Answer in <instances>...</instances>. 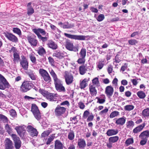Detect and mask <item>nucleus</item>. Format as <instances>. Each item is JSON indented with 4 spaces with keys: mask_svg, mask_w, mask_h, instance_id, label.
I'll list each match as a JSON object with an SVG mask.
<instances>
[{
    "mask_svg": "<svg viewBox=\"0 0 149 149\" xmlns=\"http://www.w3.org/2000/svg\"><path fill=\"white\" fill-rule=\"evenodd\" d=\"M32 31L37 35L38 38L41 40L43 42H45L47 40V37H42L40 34V33L42 35H46V33L43 29L40 28H34L32 29Z\"/></svg>",
    "mask_w": 149,
    "mask_h": 149,
    "instance_id": "nucleus-1",
    "label": "nucleus"
},
{
    "mask_svg": "<svg viewBox=\"0 0 149 149\" xmlns=\"http://www.w3.org/2000/svg\"><path fill=\"white\" fill-rule=\"evenodd\" d=\"M39 73L46 82H50L51 81V78L46 70L42 68H40L39 70Z\"/></svg>",
    "mask_w": 149,
    "mask_h": 149,
    "instance_id": "nucleus-2",
    "label": "nucleus"
},
{
    "mask_svg": "<svg viewBox=\"0 0 149 149\" xmlns=\"http://www.w3.org/2000/svg\"><path fill=\"white\" fill-rule=\"evenodd\" d=\"M33 84L28 81H24L21 86V90L23 92H26L30 90L32 88Z\"/></svg>",
    "mask_w": 149,
    "mask_h": 149,
    "instance_id": "nucleus-3",
    "label": "nucleus"
},
{
    "mask_svg": "<svg viewBox=\"0 0 149 149\" xmlns=\"http://www.w3.org/2000/svg\"><path fill=\"white\" fill-rule=\"evenodd\" d=\"M54 84L56 90L60 92H64L65 91V87L63 86L62 82L59 79L54 81Z\"/></svg>",
    "mask_w": 149,
    "mask_h": 149,
    "instance_id": "nucleus-4",
    "label": "nucleus"
},
{
    "mask_svg": "<svg viewBox=\"0 0 149 149\" xmlns=\"http://www.w3.org/2000/svg\"><path fill=\"white\" fill-rule=\"evenodd\" d=\"M64 35L68 38L75 40H84L86 38V36L83 35H71L66 33H65Z\"/></svg>",
    "mask_w": 149,
    "mask_h": 149,
    "instance_id": "nucleus-5",
    "label": "nucleus"
},
{
    "mask_svg": "<svg viewBox=\"0 0 149 149\" xmlns=\"http://www.w3.org/2000/svg\"><path fill=\"white\" fill-rule=\"evenodd\" d=\"M64 77L67 85H69L72 82L73 79V76L68 72L65 71V72Z\"/></svg>",
    "mask_w": 149,
    "mask_h": 149,
    "instance_id": "nucleus-6",
    "label": "nucleus"
},
{
    "mask_svg": "<svg viewBox=\"0 0 149 149\" xmlns=\"http://www.w3.org/2000/svg\"><path fill=\"white\" fill-rule=\"evenodd\" d=\"M11 136L14 141L16 149H19L20 148L21 145V142L19 138L15 134H12L11 135Z\"/></svg>",
    "mask_w": 149,
    "mask_h": 149,
    "instance_id": "nucleus-7",
    "label": "nucleus"
},
{
    "mask_svg": "<svg viewBox=\"0 0 149 149\" xmlns=\"http://www.w3.org/2000/svg\"><path fill=\"white\" fill-rule=\"evenodd\" d=\"M27 131L29 132L31 136L33 137L37 136L38 134V132L36 129L31 125H28L27 127Z\"/></svg>",
    "mask_w": 149,
    "mask_h": 149,
    "instance_id": "nucleus-8",
    "label": "nucleus"
},
{
    "mask_svg": "<svg viewBox=\"0 0 149 149\" xmlns=\"http://www.w3.org/2000/svg\"><path fill=\"white\" fill-rule=\"evenodd\" d=\"M22 59L20 61V65L24 70H27L29 66L28 61L24 56H22Z\"/></svg>",
    "mask_w": 149,
    "mask_h": 149,
    "instance_id": "nucleus-9",
    "label": "nucleus"
},
{
    "mask_svg": "<svg viewBox=\"0 0 149 149\" xmlns=\"http://www.w3.org/2000/svg\"><path fill=\"white\" fill-rule=\"evenodd\" d=\"M5 36L8 40L13 42H17L18 41L17 38L10 33H5Z\"/></svg>",
    "mask_w": 149,
    "mask_h": 149,
    "instance_id": "nucleus-10",
    "label": "nucleus"
},
{
    "mask_svg": "<svg viewBox=\"0 0 149 149\" xmlns=\"http://www.w3.org/2000/svg\"><path fill=\"white\" fill-rule=\"evenodd\" d=\"M10 86L6 79L4 77L0 80V89L4 90L6 88H9Z\"/></svg>",
    "mask_w": 149,
    "mask_h": 149,
    "instance_id": "nucleus-11",
    "label": "nucleus"
},
{
    "mask_svg": "<svg viewBox=\"0 0 149 149\" xmlns=\"http://www.w3.org/2000/svg\"><path fill=\"white\" fill-rule=\"evenodd\" d=\"M66 48L68 50L73 51L75 52H77L78 51V47L77 46H74L73 43L70 42H67L65 45Z\"/></svg>",
    "mask_w": 149,
    "mask_h": 149,
    "instance_id": "nucleus-12",
    "label": "nucleus"
},
{
    "mask_svg": "<svg viewBox=\"0 0 149 149\" xmlns=\"http://www.w3.org/2000/svg\"><path fill=\"white\" fill-rule=\"evenodd\" d=\"M58 95L56 93H52L48 92L46 96L47 99L51 102L55 101L56 100V97H58Z\"/></svg>",
    "mask_w": 149,
    "mask_h": 149,
    "instance_id": "nucleus-13",
    "label": "nucleus"
},
{
    "mask_svg": "<svg viewBox=\"0 0 149 149\" xmlns=\"http://www.w3.org/2000/svg\"><path fill=\"white\" fill-rule=\"evenodd\" d=\"M66 110V109L63 107L58 105L55 109V112L56 115L60 116Z\"/></svg>",
    "mask_w": 149,
    "mask_h": 149,
    "instance_id": "nucleus-14",
    "label": "nucleus"
},
{
    "mask_svg": "<svg viewBox=\"0 0 149 149\" xmlns=\"http://www.w3.org/2000/svg\"><path fill=\"white\" fill-rule=\"evenodd\" d=\"M113 89L111 86H108L105 88V93L109 97H111L113 93Z\"/></svg>",
    "mask_w": 149,
    "mask_h": 149,
    "instance_id": "nucleus-15",
    "label": "nucleus"
},
{
    "mask_svg": "<svg viewBox=\"0 0 149 149\" xmlns=\"http://www.w3.org/2000/svg\"><path fill=\"white\" fill-rule=\"evenodd\" d=\"M27 38L29 42L31 45L36 46L37 45L38 41L36 39V38L32 37L31 36H28Z\"/></svg>",
    "mask_w": 149,
    "mask_h": 149,
    "instance_id": "nucleus-16",
    "label": "nucleus"
},
{
    "mask_svg": "<svg viewBox=\"0 0 149 149\" xmlns=\"http://www.w3.org/2000/svg\"><path fill=\"white\" fill-rule=\"evenodd\" d=\"M146 125V123H144L136 127L133 129V132L136 134L141 132L144 127Z\"/></svg>",
    "mask_w": 149,
    "mask_h": 149,
    "instance_id": "nucleus-17",
    "label": "nucleus"
},
{
    "mask_svg": "<svg viewBox=\"0 0 149 149\" xmlns=\"http://www.w3.org/2000/svg\"><path fill=\"white\" fill-rule=\"evenodd\" d=\"M126 118L124 117H123L117 119L115 123L117 125L122 126L125 123Z\"/></svg>",
    "mask_w": 149,
    "mask_h": 149,
    "instance_id": "nucleus-18",
    "label": "nucleus"
},
{
    "mask_svg": "<svg viewBox=\"0 0 149 149\" xmlns=\"http://www.w3.org/2000/svg\"><path fill=\"white\" fill-rule=\"evenodd\" d=\"M118 133V131L117 129H109L106 133L107 136H111L115 135Z\"/></svg>",
    "mask_w": 149,
    "mask_h": 149,
    "instance_id": "nucleus-19",
    "label": "nucleus"
},
{
    "mask_svg": "<svg viewBox=\"0 0 149 149\" xmlns=\"http://www.w3.org/2000/svg\"><path fill=\"white\" fill-rule=\"evenodd\" d=\"M47 45L49 47L53 49H56L58 47L57 45L51 40L48 41Z\"/></svg>",
    "mask_w": 149,
    "mask_h": 149,
    "instance_id": "nucleus-20",
    "label": "nucleus"
},
{
    "mask_svg": "<svg viewBox=\"0 0 149 149\" xmlns=\"http://www.w3.org/2000/svg\"><path fill=\"white\" fill-rule=\"evenodd\" d=\"M27 74L29 78L32 80H36L37 78V76L34 71L29 70L27 72Z\"/></svg>",
    "mask_w": 149,
    "mask_h": 149,
    "instance_id": "nucleus-21",
    "label": "nucleus"
},
{
    "mask_svg": "<svg viewBox=\"0 0 149 149\" xmlns=\"http://www.w3.org/2000/svg\"><path fill=\"white\" fill-rule=\"evenodd\" d=\"M54 149H63V145L60 140H56L55 141Z\"/></svg>",
    "mask_w": 149,
    "mask_h": 149,
    "instance_id": "nucleus-22",
    "label": "nucleus"
},
{
    "mask_svg": "<svg viewBox=\"0 0 149 149\" xmlns=\"http://www.w3.org/2000/svg\"><path fill=\"white\" fill-rule=\"evenodd\" d=\"M149 136V131L146 130L142 132L139 135V138L141 139H147Z\"/></svg>",
    "mask_w": 149,
    "mask_h": 149,
    "instance_id": "nucleus-23",
    "label": "nucleus"
},
{
    "mask_svg": "<svg viewBox=\"0 0 149 149\" xmlns=\"http://www.w3.org/2000/svg\"><path fill=\"white\" fill-rule=\"evenodd\" d=\"M89 89L90 93L92 96H95L96 95L97 93V91L94 85L90 86Z\"/></svg>",
    "mask_w": 149,
    "mask_h": 149,
    "instance_id": "nucleus-24",
    "label": "nucleus"
},
{
    "mask_svg": "<svg viewBox=\"0 0 149 149\" xmlns=\"http://www.w3.org/2000/svg\"><path fill=\"white\" fill-rule=\"evenodd\" d=\"M15 129L19 135L24 130V127L23 126H16Z\"/></svg>",
    "mask_w": 149,
    "mask_h": 149,
    "instance_id": "nucleus-25",
    "label": "nucleus"
},
{
    "mask_svg": "<svg viewBox=\"0 0 149 149\" xmlns=\"http://www.w3.org/2000/svg\"><path fill=\"white\" fill-rule=\"evenodd\" d=\"M88 80L87 79H84L83 80L80 82V87L81 89L84 88L87 86V83Z\"/></svg>",
    "mask_w": 149,
    "mask_h": 149,
    "instance_id": "nucleus-26",
    "label": "nucleus"
},
{
    "mask_svg": "<svg viewBox=\"0 0 149 149\" xmlns=\"http://www.w3.org/2000/svg\"><path fill=\"white\" fill-rule=\"evenodd\" d=\"M78 145L79 148H84L86 146L85 141L82 139H79L78 141Z\"/></svg>",
    "mask_w": 149,
    "mask_h": 149,
    "instance_id": "nucleus-27",
    "label": "nucleus"
},
{
    "mask_svg": "<svg viewBox=\"0 0 149 149\" xmlns=\"http://www.w3.org/2000/svg\"><path fill=\"white\" fill-rule=\"evenodd\" d=\"M6 148L13 147L12 142L9 139L6 138L5 141Z\"/></svg>",
    "mask_w": 149,
    "mask_h": 149,
    "instance_id": "nucleus-28",
    "label": "nucleus"
},
{
    "mask_svg": "<svg viewBox=\"0 0 149 149\" xmlns=\"http://www.w3.org/2000/svg\"><path fill=\"white\" fill-rule=\"evenodd\" d=\"M63 54L60 52L55 51L53 54V56H55L59 58H62L63 57Z\"/></svg>",
    "mask_w": 149,
    "mask_h": 149,
    "instance_id": "nucleus-29",
    "label": "nucleus"
},
{
    "mask_svg": "<svg viewBox=\"0 0 149 149\" xmlns=\"http://www.w3.org/2000/svg\"><path fill=\"white\" fill-rule=\"evenodd\" d=\"M87 70L85 66L82 65L80 66L79 71L80 74L81 75H84L86 73Z\"/></svg>",
    "mask_w": 149,
    "mask_h": 149,
    "instance_id": "nucleus-30",
    "label": "nucleus"
},
{
    "mask_svg": "<svg viewBox=\"0 0 149 149\" xmlns=\"http://www.w3.org/2000/svg\"><path fill=\"white\" fill-rule=\"evenodd\" d=\"M134 123L132 120L127 121L126 123L127 128L130 129H132L134 126Z\"/></svg>",
    "mask_w": 149,
    "mask_h": 149,
    "instance_id": "nucleus-31",
    "label": "nucleus"
},
{
    "mask_svg": "<svg viewBox=\"0 0 149 149\" xmlns=\"http://www.w3.org/2000/svg\"><path fill=\"white\" fill-rule=\"evenodd\" d=\"M55 134H52L51 135L49 138L47 139L46 143L47 145H49L50 144L51 142L55 138Z\"/></svg>",
    "mask_w": 149,
    "mask_h": 149,
    "instance_id": "nucleus-32",
    "label": "nucleus"
},
{
    "mask_svg": "<svg viewBox=\"0 0 149 149\" xmlns=\"http://www.w3.org/2000/svg\"><path fill=\"white\" fill-rule=\"evenodd\" d=\"M49 72L53 77L54 81L59 79L58 78L57 75L54 71L52 69H51L49 70Z\"/></svg>",
    "mask_w": 149,
    "mask_h": 149,
    "instance_id": "nucleus-33",
    "label": "nucleus"
},
{
    "mask_svg": "<svg viewBox=\"0 0 149 149\" xmlns=\"http://www.w3.org/2000/svg\"><path fill=\"white\" fill-rule=\"evenodd\" d=\"M119 139V137L118 136L111 137L108 139L109 141L111 142L112 143H114L117 142Z\"/></svg>",
    "mask_w": 149,
    "mask_h": 149,
    "instance_id": "nucleus-34",
    "label": "nucleus"
},
{
    "mask_svg": "<svg viewBox=\"0 0 149 149\" xmlns=\"http://www.w3.org/2000/svg\"><path fill=\"white\" fill-rule=\"evenodd\" d=\"M142 113L144 117H149V108L143 110Z\"/></svg>",
    "mask_w": 149,
    "mask_h": 149,
    "instance_id": "nucleus-35",
    "label": "nucleus"
},
{
    "mask_svg": "<svg viewBox=\"0 0 149 149\" xmlns=\"http://www.w3.org/2000/svg\"><path fill=\"white\" fill-rule=\"evenodd\" d=\"M39 111L37 106L35 104H32L31 106V111L33 114Z\"/></svg>",
    "mask_w": 149,
    "mask_h": 149,
    "instance_id": "nucleus-36",
    "label": "nucleus"
},
{
    "mask_svg": "<svg viewBox=\"0 0 149 149\" xmlns=\"http://www.w3.org/2000/svg\"><path fill=\"white\" fill-rule=\"evenodd\" d=\"M134 108V105H127L124 106V109L125 111H130L133 110Z\"/></svg>",
    "mask_w": 149,
    "mask_h": 149,
    "instance_id": "nucleus-37",
    "label": "nucleus"
},
{
    "mask_svg": "<svg viewBox=\"0 0 149 149\" xmlns=\"http://www.w3.org/2000/svg\"><path fill=\"white\" fill-rule=\"evenodd\" d=\"M137 95L138 97L141 99H143L146 96L145 93L142 91H139L137 92Z\"/></svg>",
    "mask_w": 149,
    "mask_h": 149,
    "instance_id": "nucleus-38",
    "label": "nucleus"
},
{
    "mask_svg": "<svg viewBox=\"0 0 149 149\" xmlns=\"http://www.w3.org/2000/svg\"><path fill=\"white\" fill-rule=\"evenodd\" d=\"M109 111L108 109L106 108L99 112V114L102 117H104Z\"/></svg>",
    "mask_w": 149,
    "mask_h": 149,
    "instance_id": "nucleus-39",
    "label": "nucleus"
},
{
    "mask_svg": "<svg viewBox=\"0 0 149 149\" xmlns=\"http://www.w3.org/2000/svg\"><path fill=\"white\" fill-rule=\"evenodd\" d=\"M14 58L13 61L15 62H18L19 60L20 57L19 54L17 53H15L13 54Z\"/></svg>",
    "mask_w": 149,
    "mask_h": 149,
    "instance_id": "nucleus-40",
    "label": "nucleus"
},
{
    "mask_svg": "<svg viewBox=\"0 0 149 149\" xmlns=\"http://www.w3.org/2000/svg\"><path fill=\"white\" fill-rule=\"evenodd\" d=\"M74 25L73 24H70L68 22L65 23L63 25V28L69 29L73 27Z\"/></svg>",
    "mask_w": 149,
    "mask_h": 149,
    "instance_id": "nucleus-41",
    "label": "nucleus"
},
{
    "mask_svg": "<svg viewBox=\"0 0 149 149\" xmlns=\"http://www.w3.org/2000/svg\"><path fill=\"white\" fill-rule=\"evenodd\" d=\"M33 114L35 118L38 120L41 119V116L39 111Z\"/></svg>",
    "mask_w": 149,
    "mask_h": 149,
    "instance_id": "nucleus-42",
    "label": "nucleus"
},
{
    "mask_svg": "<svg viewBox=\"0 0 149 149\" xmlns=\"http://www.w3.org/2000/svg\"><path fill=\"white\" fill-rule=\"evenodd\" d=\"M74 133L73 131H71L69 132L68 137L70 140H73L74 139Z\"/></svg>",
    "mask_w": 149,
    "mask_h": 149,
    "instance_id": "nucleus-43",
    "label": "nucleus"
},
{
    "mask_svg": "<svg viewBox=\"0 0 149 149\" xmlns=\"http://www.w3.org/2000/svg\"><path fill=\"white\" fill-rule=\"evenodd\" d=\"M86 50L85 48H82L80 53V57H84L85 58L86 56Z\"/></svg>",
    "mask_w": 149,
    "mask_h": 149,
    "instance_id": "nucleus-44",
    "label": "nucleus"
},
{
    "mask_svg": "<svg viewBox=\"0 0 149 149\" xmlns=\"http://www.w3.org/2000/svg\"><path fill=\"white\" fill-rule=\"evenodd\" d=\"M119 114V112L117 111H113L110 114L109 117L110 118H113L117 116Z\"/></svg>",
    "mask_w": 149,
    "mask_h": 149,
    "instance_id": "nucleus-45",
    "label": "nucleus"
},
{
    "mask_svg": "<svg viewBox=\"0 0 149 149\" xmlns=\"http://www.w3.org/2000/svg\"><path fill=\"white\" fill-rule=\"evenodd\" d=\"M27 14L29 15H32L34 13V9L32 7H29L27 9Z\"/></svg>",
    "mask_w": 149,
    "mask_h": 149,
    "instance_id": "nucleus-46",
    "label": "nucleus"
},
{
    "mask_svg": "<svg viewBox=\"0 0 149 149\" xmlns=\"http://www.w3.org/2000/svg\"><path fill=\"white\" fill-rule=\"evenodd\" d=\"M134 143V140L133 138L128 139L125 141V143L127 146L132 144Z\"/></svg>",
    "mask_w": 149,
    "mask_h": 149,
    "instance_id": "nucleus-47",
    "label": "nucleus"
},
{
    "mask_svg": "<svg viewBox=\"0 0 149 149\" xmlns=\"http://www.w3.org/2000/svg\"><path fill=\"white\" fill-rule=\"evenodd\" d=\"M104 64V61H99L97 63V67L99 70H100L103 67Z\"/></svg>",
    "mask_w": 149,
    "mask_h": 149,
    "instance_id": "nucleus-48",
    "label": "nucleus"
},
{
    "mask_svg": "<svg viewBox=\"0 0 149 149\" xmlns=\"http://www.w3.org/2000/svg\"><path fill=\"white\" fill-rule=\"evenodd\" d=\"M29 56L32 63H36V59L34 55L32 54H31L29 55Z\"/></svg>",
    "mask_w": 149,
    "mask_h": 149,
    "instance_id": "nucleus-49",
    "label": "nucleus"
},
{
    "mask_svg": "<svg viewBox=\"0 0 149 149\" xmlns=\"http://www.w3.org/2000/svg\"><path fill=\"white\" fill-rule=\"evenodd\" d=\"M3 120L4 123H6L8 122L7 118L2 114H0V120Z\"/></svg>",
    "mask_w": 149,
    "mask_h": 149,
    "instance_id": "nucleus-50",
    "label": "nucleus"
},
{
    "mask_svg": "<svg viewBox=\"0 0 149 149\" xmlns=\"http://www.w3.org/2000/svg\"><path fill=\"white\" fill-rule=\"evenodd\" d=\"M13 32L15 33L19 36L21 35V32L19 29L17 28H14L13 30Z\"/></svg>",
    "mask_w": 149,
    "mask_h": 149,
    "instance_id": "nucleus-51",
    "label": "nucleus"
},
{
    "mask_svg": "<svg viewBox=\"0 0 149 149\" xmlns=\"http://www.w3.org/2000/svg\"><path fill=\"white\" fill-rule=\"evenodd\" d=\"M104 15L103 14H100L98 16L96 19L98 21L101 22L104 19Z\"/></svg>",
    "mask_w": 149,
    "mask_h": 149,
    "instance_id": "nucleus-52",
    "label": "nucleus"
},
{
    "mask_svg": "<svg viewBox=\"0 0 149 149\" xmlns=\"http://www.w3.org/2000/svg\"><path fill=\"white\" fill-rule=\"evenodd\" d=\"M38 53L40 55H42L43 54H45L46 52L43 47L40 48L38 50Z\"/></svg>",
    "mask_w": 149,
    "mask_h": 149,
    "instance_id": "nucleus-53",
    "label": "nucleus"
},
{
    "mask_svg": "<svg viewBox=\"0 0 149 149\" xmlns=\"http://www.w3.org/2000/svg\"><path fill=\"white\" fill-rule=\"evenodd\" d=\"M128 43L131 45H134L137 43V41L135 39H131L129 40Z\"/></svg>",
    "mask_w": 149,
    "mask_h": 149,
    "instance_id": "nucleus-54",
    "label": "nucleus"
},
{
    "mask_svg": "<svg viewBox=\"0 0 149 149\" xmlns=\"http://www.w3.org/2000/svg\"><path fill=\"white\" fill-rule=\"evenodd\" d=\"M39 92L44 96H46L47 94L48 93V92L45 90L42 89H40L39 90Z\"/></svg>",
    "mask_w": 149,
    "mask_h": 149,
    "instance_id": "nucleus-55",
    "label": "nucleus"
},
{
    "mask_svg": "<svg viewBox=\"0 0 149 149\" xmlns=\"http://www.w3.org/2000/svg\"><path fill=\"white\" fill-rule=\"evenodd\" d=\"M85 61V59L84 57H81L79 58L77 61L78 63L81 64L84 63Z\"/></svg>",
    "mask_w": 149,
    "mask_h": 149,
    "instance_id": "nucleus-56",
    "label": "nucleus"
},
{
    "mask_svg": "<svg viewBox=\"0 0 149 149\" xmlns=\"http://www.w3.org/2000/svg\"><path fill=\"white\" fill-rule=\"evenodd\" d=\"M92 83L94 84L98 85L99 84V81L97 77H95L92 80Z\"/></svg>",
    "mask_w": 149,
    "mask_h": 149,
    "instance_id": "nucleus-57",
    "label": "nucleus"
},
{
    "mask_svg": "<svg viewBox=\"0 0 149 149\" xmlns=\"http://www.w3.org/2000/svg\"><path fill=\"white\" fill-rule=\"evenodd\" d=\"M89 114L90 112L89 111L87 110L85 111L83 113V118L84 119H86Z\"/></svg>",
    "mask_w": 149,
    "mask_h": 149,
    "instance_id": "nucleus-58",
    "label": "nucleus"
},
{
    "mask_svg": "<svg viewBox=\"0 0 149 149\" xmlns=\"http://www.w3.org/2000/svg\"><path fill=\"white\" fill-rule=\"evenodd\" d=\"M5 129L7 132L9 133H10L12 131V129L8 124L6 125L5 126Z\"/></svg>",
    "mask_w": 149,
    "mask_h": 149,
    "instance_id": "nucleus-59",
    "label": "nucleus"
},
{
    "mask_svg": "<svg viewBox=\"0 0 149 149\" xmlns=\"http://www.w3.org/2000/svg\"><path fill=\"white\" fill-rule=\"evenodd\" d=\"M10 115L13 117H15L16 116L17 114L16 111L13 109L10 110Z\"/></svg>",
    "mask_w": 149,
    "mask_h": 149,
    "instance_id": "nucleus-60",
    "label": "nucleus"
},
{
    "mask_svg": "<svg viewBox=\"0 0 149 149\" xmlns=\"http://www.w3.org/2000/svg\"><path fill=\"white\" fill-rule=\"evenodd\" d=\"M113 66L111 65H109L107 68V71L109 74L111 73L113 70Z\"/></svg>",
    "mask_w": 149,
    "mask_h": 149,
    "instance_id": "nucleus-61",
    "label": "nucleus"
},
{
    "mask_svg": "<svg viewBox=\"0 0 149 149\" xmlns=\"http://www.w3.org/2000/svg\"><path fill=\"white\" fill-rule=\"evenodd\" d=\"M127 68V64L125 63L121 67L120 70L122 72L124 71Z\"/></svg>",
    "mask_w": 149,
    "mask_h": 149,
    "instance_id": "nucleus-62",
    "label": "nucleus"
},
{
    "mask_svg": "<svg viewBox=\"0 0 149 149\" xmlns=\"http://www.w3.org/2000/svg\"><path fill=\"white\" fill-rule=\"evenodd\" d=\"M142 140L140 142V144L142 146L144 145L146 143L147 141V139H141Z\"/></svg>",
    "mask_w": 149,
    "mask_h": 149,
    "instance_id": "nucleus-63",
    "label": "nucleus"
},
{
    "mask_svg": "<svg viewBox=\"0 0 149 149\" xmlns=\"http://www.w3.org/2000/svg\"><path fill=\"white\" fill-rule=\"evenodd\" d=\"M50 132L49 131H46L43 132L41 134V136L42 137H45L48 136Z\"/></svg>",
    "mask_w": 149,
    "mask_h": 149,
    "instance_id": "nucleus-64",
    "label": "nucleus"
}]
</instances>
